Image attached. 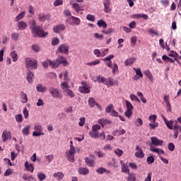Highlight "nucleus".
Wrapping results in <instances>:
<instances>
[{
  "label": "nucleus",
  "instance_id": "obj_28",
  "mask_svg": "<svg viewBox=\"0 0 181 181\" xmlns=\"http://www.w3.org/2000/svg\"><path fill=\"white\" fill-rule=\"evenodd\" d=\"M36 89L38 93H45V91H46V88L40 83L37 85Z\"/></svg>",
  "mask_w": 181,
  "mask_h": 181
},
{
  "label": "nucleus",
  "instance_id": "obj_31",
  "mask_svg": "<svg viewBox=\"0 0 181 181\" xmlns=\"http://www.w3.org/2000/svg\"><path fill=\"white\" fill-rule=\"evenodd\" d=\"M135 60H136L135 58H129L124 62V65L131 66V64H134Z\"/></svg>",
  "mask_w": 181,
  "mask_h": 181
},
{
  "label": "nucleus",
  "instance_id": "obj_52",
  "mask_svg": "<svg viewBox=\"0 0 181 181\" xmlns=\"http://www.w3.org/2000/svg\"><path fill=\"white\" fill-rule=\"evenodd\" d=\"M133 70L136 71V76H139V77H141V78L144 77V74H142V71H141L140 69L134 68Z\"/></svg>",
  "mask_w": 181,
  "mask_h": 181
},
{
  "label": "nucleus",
  "instance_id": "obj_3",
  "mask_svg": "<svg viewBox=\"0 0 181 181\" xmlns=\"http://www.w3.org/2000/svg\"><path fill=\"white\" fill-rule=\"evenodd\" d=\"M48 91L53 98H58L59 100H62V98H63V95L60 93V90L54 87L49 88Z\"/></svg>",
  "mask_w": 181,
  "mask_h": 181
},
{
  "label": "nucleus",
  "instance_id": "obj_40",
  "mask_svg": "<svg viewBox=\"0 0 181 181\" xmlns=\"http://www.w3.org/2000/svg\"><path fill=\"white\" fill-rule=\"evenodd\" d=\"M114 110V105H109L105 107V112L107 114L111 113Z\"/></svg>",
  "mask_w": 181,
  "mask_h": 181
},
{
  "label": "nucleus",
  "instance_id": "obj_25",
  "mask_svg": "<svg viewBox=\"0 0 181 181\" xmlns=\"http://www.w3.org/2000/svg\"><path fill=\"white\" fill-rule=\"evenodd\" d=\"M127 174H128V177H127V181H135V180H136V175H135V173H129Z\"/></svg>",
  "mask_w": 181,
  "mask_h": 181
},
{
  "label": "nucleus",
  "instance_id": "obj_14",
  "mask_svg": "<svg viewBox=\"0 0 181 181\" xmlns=\"http://www.w3.org/2000/svg\"><path fill=\"white\" fill-rule=\"evenodd\" d=\"M136 151H137L135 153L136 158H142L145 156V154L144 153V151L139 147V146H136Z\"/></svg>",
  "mask_w": 181,
  "mask_h": 181
},
{
  "label": "nucleus",
  "instance_id": "obj_30",
  "mask_svg": "<svg viewBox=\"0 0 181 181\" xmlns=\"http://www.w3.org/2000/svg\"><path fill=\"white\" fill-rule=\"evenodd\" d=\"M97 25L99 26V28H104V29L107 28V23H105L104 20L98 21Z\"/></svg>",
  "mask_w": 181,
  "mask_h": 181
},
{
  "label": "nucleus",
  "instance_id": "obj_42",
  "mask_svg": "<svg viewBox=\"0 0 181 181\" xmlns=\"http://www.w3.org/2000/svg\"><path fill=\"white\" fill-rule=\"evenodd\" d=\"M50 64H51L50 59H47L46 61H44L42 62V67L44 69H47V67H49V66H50Z\"/></svg>",
  "mask_w": 181,
  "mask_h": 181
},
{
  "label": "nucleus",
  "instance_id": "obj_56",
  "mask_svg": "<svg viewBox=\"0 0 181 181\" xmlns=\"http://www.w3.org/2000/svg\"><path fill=\"white\" fill-rule=\"evenodd\" d=\"M25 17V11H22L18 16L16 17V22L21 21V19H23Z\"/></svg>",
  "mask_w": 181,
  "mask_h": 181
},
{
  "label": "nucleus",
  "instance_id": "obj_39",
  "mask_svg": "<svg viewBox=\"0 0 181 181\" xmlns=\"http://www.w3.org/2000/svg\"><path fill=\"white\" fill-rule=\"evenodd\" d=\"M78 173H80V175H87L88 173V169L81 168L78 169Z\"/></svg>",
  "mask_w": 181,
  "mask_h": 181
},
{
  "label": "nucleus",
  "instance_id": "obj_33",
  "mask_svg": "<svg viewBox=\"0 0 181 181\" xmlns=\"http://www.w3.org/2000/svg\"><path fill=\"white\" fill-rule=\"evenodd\" d=\"M21 98H22L21 102L23 104H26V103L28 102V95L23 92H21Z\"/></svg>",
  "mask_w": 181,
  "mask_h": 181
},
{
  "label": "nucleus",
  "instance_id": "obj_32",
  "mask_svg": "<svg viewBox=\"0 0 181 181\" xmlns=\"http://www.w3.org/2000/svg\"><path fill=\"white\" fill-rule=\"evenodd\" d=\"M98 132H95L94 130H92L89 132V135L91 138H95V139H98Z\"/></svg>",
  "mask_w": 181,
  "mask_h": 181
},
{
  "label": "nucleus",
  "instance_id": "obj_8",
  "mask_svg": "<svg viewBox=\"0 0 181 181\" xmlns=\"http://www.w3.org/2000/svg\"><path fill=\"white\" fill-rule=\"evenodd\" d=\"M3 142H6L8 139H12V133L8 129H5L1 134Z\"/></svg>",
  "mask_w": 181,
  "mask_h": 181
},
{
  "label": "nucleus",
  "instance_id": "obj_5",
  "mask_svg": "<svg viewBox=\"0 0 181 181\" xmlns=\"http://www.w3.org/2000/svg\"><path fill=\"white\" fill-rule=\"evenodd\" d=\"M74 153H76V148H74L66 151V158L69 162L74 163L76 160L74 159Z\"/></svg>",
  "mask_w": 181,
  "mask_h": 181
},
{
  "label": "nucleus",
  "instance_id": "obj_45",
  "mask_svg": "<svg viewBox=\"0 0 181 181\" xmlns=\"http://www.w3.org/2000/svg\"><path fill=\"white\" fill-rule=\"evenodd\" d=\"M148 127H150V129L153 130L155 129V128H158V127H159V123L156 122L154 123H149Z\"/></svg>",
  "mask_w": 181,
  "mask_h": 181
},
{
  "label": "nucleus",
  "instance_id": "obj_15",
  "mask_svg": "<svg viewBox=\"0 0 181 181\" xmlns=\"http://www.w3.org/2000/svg\"><path fill=\"white\" fill-rule=\"evenodd\" d=\"M151 141L154 146H162L163 141L158 139L157 137H151Z\"/></svg>",
  "mask_w": 181,
  "mask_h": 181
},
{
  "label": "nucleus",
  "instance_id": "obj_60",
  "mask_svg": "<svg viewBox=\"0 0 181 181\" xmlns=\"http://www.w3.org/2000/svg\"><path fill=\"white\" fill-rule=\"evenodd\" d=\"M96 172L99 175H103V173H105V172H107V170L104 168H99L98 170H96Z\"/></svg>",
  "mask_w": 181,
  "mask_h": 181
},
{
  "label": "nucleus",
  "instance_id": "obj_53",
  "mask_svg": "<svg viewBox=\"0 0 181 181\" xmlns=\"http://www.w3.org/2000/svg\"><path fill=\"white\" fill-rule=\"evenodd\" d=\"M11 37L13 40L17 41L19 39V33H12L11 35Z\"/></svg>",
  "mask_w": 181,
  "mask_h": 181
},
{
  "label": "nucleus",
  "instance_id": "obj_22",
  "mask_svg": "<svg viewBox=\"0 0 181 181\" xmlns=\"http://www.w3.org/2000/svg\"><path fill=\"white\" fill-rule=\"evenodd\" d=\"M120 163L122 165V173H129V168H128V165H125V163H124L122 160L120 161Z\"/></svg>",
  "mask_w": 181,
  "mask_h": 181
},
{
  "label": "nucleus",
  "instance_id": "obj_41",
  "mask_svg": "<svg viewBox=\"0 0 181 181\" xmlns=\"http://www.w3.org/2000/svg\"><path fill=\"white\" fill-rule=\"evenodd\" d=\"M59 66L60 65L57 59L56 61H51L50 67H52V69H56L57 67H59Z\"/></svg>",
  "mask_w": 181,
  "mask_h": 181
},
{
  "label": "nucleus",
  "instance_id": "obj_29",
  "mask_svg": "<svg viewBox=\"0 0 181 181\" xmlns=\"http://www.w3.org/2000/svg\"><path fill=\"white\" fill-rule=\"evenodd\" d=\"M30 132V126L29 125H27L25 126L23 130H22V134L23 135H25V136H28L29 135V132Z\"/></svg>",
  "mask_w": 181,
  "mask_h": 181
},
{
  "label": "nucleus",
  "instance_id": "obj_6",
  "mask_svg": "<svg viewBox=\"0 0 181 181\" xmlns=\"http://www.w3.org/2000/svg\"><path fill=\"white\" fill-rule=\"evenodd\" d=\"M25 62L28 69H37V61L27 58Z\"/></svg>",
  "mask_w": 181,
  "mask_h": 181
},
{
  "label": "nucleus",
  "instance_id": "obj_27",
  "mask_svg": "<svg viewBox=\"0 0 181 181\" xmlns=\"http://www.w3.org/2000/svg\"><path fill=\"white\" fill-rule=\"evenodd\" d=\"M53 176L55 177V179H57V180H62L63 177H64V174L62 172H57V173H54Z\"/></svg>",
  "mask_w": 181,
  "mask_h": 181
},
{
  "label": "nucleus",
  "instance_id": "obj_34",
  "mask_svg": "<svg viewBox=\"0 0 181 181\" xmlns=\"http://www.w3.org/2000/svg\"><path fill=\"white\" fill-rule=\"evenodd\" d=\"M10 56L13 60V62H18V54L16 53V52L13 51L12 52H11Z\"/></svg>",
  "mask_w": 181,
  "mask_h": 181
},
{
  "label": "nucleus",
  "instance_id": "obj_19",
  "mask_svg": "<svg viewBox=\"0 0 181 181\" xmlns=\"http://www.w3.org/2000/svg\"><path fill=\"white\" fill-rule=\"evenodd\" d=\"M57 60L59 64H62L64 67H66V66H67V61L66 60V58H64L63 56L59 57Z\"/></svg>",
  "mask_w": 181,
  "mask_h": 181
},
{
  "label": "nucleus",
  "instance_id": "obj_38",
  "mask_svg": "<svg viewBox=\"0 0 181 181\" xmlns=\"http://www.w3.org/2000/svg\"><path fill=\"white\" fill-rule=\"evenodd\" d=\"M72 8L76 11V12L78 13L80 11H83V9L80 8V6L77 3H74L72 4Z\"/></svg>",
  "mask_w": 181,
  "mask_h": 181
},
{
  "label": "nucleus",
  "instance_id": "obj_23",
  "mask_svg": "<svg viewBox=\"0 0 181 181\" xmlns=\"http://www.w3.org/2000/svg\"><path fill=\"white\" fill-rule=\"evenodd\" d=\"M34 74H33V72L29 71L28 72V75H27V80L28 81V83L30 84H32L33 83V77H34Z\"/></svg>",
  "mask_w": 181,
  "mask_h": 181
},
{
  "label": "nucleus",
  "instance_id": "obj_37",
  "mask_svg": "<svg viewBox=\"0 0 181 181\" xmlns=\"http://www.w3.org/2000/svg\"><path fill=\"white\" fill-rule=\"evenodd\" d=\"M125 103H126L127 110L132 111L134 110V106L132 105V104L128 100H126Z\"/></svg>",
  "mask_w": 181,
  "mask_h": 181
},
{
  "label": "nucleus",
  "instance_id": "obj_17",
  "mask_svg": "<svg viewBox=\"0 0 181 181\" xmlns=\"http://www.w3.org/2000/svg\"><path fill=\"white\" fill-rule=\"evenodd\" d=\"M98 122L100 124V125H101V127H103V128H104L105 125H108L109 124H111V121L105 118L98 119Z\"/></svg>",
  "mask_w": 181,
  "mask_h": 181
},
{
  "label": "nucleus",
  "instance_id": "obj_44",
  "mask_svg": "<svg viewBox=\"0 0 181 181\" xmlns=\"http://www.w3.org/2000/svg\"><path fill=\"white\" fill-rule=\"evenodd\" d=\"M162 59L164 61V62H166L167 60H169V62L170 63H175V60H173V59L172 58H170L169 57H168V55L166 54H164L162 56Z\"/></svg>",
  "mask_w": 181,
  "mask_h": 181
},
{
  "label": "nucleus",
  "instance_id": "obj_18",
  "mask_svg": "<svg viewBox=\"0 0 181 181\" xmlns=\"http://www.w3.org/2000/svg\"><path fill=\"white\" fill-rule=\"evenodd\" d=\"M38 19L40 22H45V21L50 19V15H45L44 13H40L38 15Z\"/></svg>",
  "mask_w": 181,
  "mask_h": 181
},
{
  "label": "nucleus",
  "instance_id": "obj_58",
  "mask_svg": "<svg viewBox=\"0 0 181 181\" xmlns=\"http://www.w3.org/2000/svg\"><path fill=\"white\" fill-rule=\"evenodd\" d=\"M87 21H90V22H94L95 21V17L93 15L88 14L86 16Z\"/></svg>",
  "mask_w": 181,
  "mask_h": 181
},
{
  "label": "nucleus",
  "instance_id": "obj_1",
  "mask_svg": "<svg viewBox=\"0 0 181 181\" xmlns=\"http://www.w3.org/2000/svg\"><path fill=\"white\" fill-rule=\"evenodd\" d=\"M30 28L34 37H45L47 36V33H45L42 26H36V21H32Z\"/></svg>",
  "mask_w": 181,
  "mask_h": 181
},
{
  "label": "nucleus",
  "instance_id": "obj_54",
  "mask_svg": "<svg viewBox=\"0 0 181 181\" xmlns=\"http://www.w3.org/2000/svg\"><path fill=\"white\" fill-rule=\"evenodd\" d=\"M157 118H158V117H156V115H152L149 116L148 121H151V123H155V122H156Z\"/></svg>",
  "mask_w": 181,
  "mask_h": 181
},
{
  "label": "nucleus",
  "instance_id": "obj_16",
  "mask_svg": "<svg viewBox=\"0 0 181 181\" xmlns=\"http://www.w3.org/2000/svg\"><path fill=\"white\" fill-rule=\"evenodd\" d=\"M163 121L167 128H168V129H173V122H175V121L173 120L168 121V119H166V117H163Z\"/></svg>",
  "mask_w": 181,
  "mask_h": 181
},
{
  "label": "nucleus",
  "instance_id": "obj_43",
  "mask_svg": "<svg viewBox=\"0 0 181 181\" xmlns=\"http://www.w3.org/2000/svg\"><path fill=\"white\" fill-rule=\"evenodd\" d=\"M16 122H23V116L22 114H18L15 116Z\"/></svg>",
  "mask_w": 181,
  "mask_h": 181
},
{
  "label": "nucleus",
  "instance_id": "obj_26",
  "mask_svg": "<svg viewBox=\"0 0 181 181\" xmlns=\"http://www.w3.org/2000/svg\"><path fill=\"white\" fill-rule=\"evenodd\" d=\"M85 163L88 166H90V168H93V166H94L95 163V162L93 160L90 159L88 157L85 158Z\"/></svg>",
  "mask_w": 181,
  "mask_h": 181
},
{
  "label": "nucleus",
  "instance_id": "obj_24",
  "mask_svg": "<svg viewBox=\"0 0 181 181\" xmlns=\"http://www.w3.org/2000/svg\"><path fill=\"white\" fill-rule=\"evenodd\" d=\"M18 28L19 30H25V29L28 28V24H26V23L24 21H21L18 24Z\"/></svg>",
  "mask_w": 181,
  "mask_h": 181
},
{
  "label": "nucleus",
  "instance_id": "obj_10",
  "mask_svg": "<svg viewBox=\"0 0 181 181\" xmlns=\"http://www.w3.org/2000/svg\"><path fill=\"white\" fill-rule=\"evenodd\" d=\"M88 105L90 107V108H94V107H97L98 110L101 111L103 108H101V105H100L98 103L95 102V100H94V98H88Z\"/></svg>",
  "mask_w": 181,
  "mask_h": 181
},
{
  "label": "nucleus",
  "instance_id": "obj_62",
  "mask_svg": "<svg viewBox=\"0 0 181 181\" xmlns=\"http://www.w3.org/2000/svg\"><path fill=\"white\" fill-rule=\"evenodd\" d=\"M96 64H100V60L95 59V61L87 64L88 66H96Z\"/></svg>",
  "mask_w": 181,
  "mask_h": 181
},
{
  "label": "nucleus",
  "instance_id": "obj_47",
  "mask_svg": "<svg viewBox=\"0 0 181 181\" xmlns=\"http://www.w3.org/2000/svg\"><path fill=\"white\" fill-rule=\"evenodd\" d=\"M115 153L118 156L119 158L122 156V154L124 153V151L119 148H116L114 150Z\"/></svg>",
  "mask_w": 181,
  "mask_h": 181
},
{
  "label": "nucleus",
  "instance_id": "obj_7",
  "mask_svg": "<svg viewBox=\"0 0 181 181\" xmlns=\"http://www.w3.org/2000/svg\"><path fill=\"white\" fill-rule=\"evenodd\" d=\"M69 49H70V47L67 44H62L58 47L57 52L62 54H67V53H69Z\"/></svg>",
  "mask_w": 181,
  "mask_h": 181
},
{
  "label": "nucleus",
  "instance_id": "obj_2",
  "mask_svg": "<svg viewBox=\"0 0 181 181\" xmlns=\"http://www.w3.org/2000/svg\"><path fill=\"white\" fill-rule=\"evenodd\" d=\"M96 78L98 83H102L105 86L112 87L115 84L114 79L111 77L106 78L103 76H98Z\"/></svg>",
  "mask_w": 181,
  "mask_h": 181
},
{
  "label": "nucleus",
  "instance_id": "obj_64",
  "mask_svg": "<svg viewBox=\"0 0 181 181\" xmlns=\"http://www.w3.org/2000/svg\"><path fill=\"white\" fill-rule=\"evenodd\" d=\"M124 115L125 117H127V118H131V116L132 115V110H127L124 112Z\"/></svg>",
  "mask_w": 181,
  "mask_h": 181
},
{
  "label": "nucleus",
  "instance_id": "obj_50",
  "mask_svg": "<svg viewBox=\"0 0 181 181\" xmlns=\"http://www.w3.org/2000/svg\"><path fill=\"white\" fill-rule=\"evenodd\" d=\"M137 95L140 97L141 101H142L144 104H146V99H145L144 94L141 92H137Z\"/></svg>",
  "mask_w": 181,
  "mask_h": 181
},
{
  "label": "nucleus",
  "instance_id": "obj_48",
  "mask_svg": "<svg viewBox=\"0 0 181 181\" xmlns=\"http://www.w3.org/2000/svg\"><path fill=\"white\" fill-rule=\"evenodd\" d=\"M31 49L32 50H33V52H35L36 53L40 52V47H39V45H33L31 46Z\"/></svg>",
  "mask_w": 181,
  "mask_h": 181
},
{
  "label": "nucleus",
  "instance_id": "obj_55",
  "mask_svg": "<svg viewBox=\"0 0 181 181\" xmlns=\"http://www.w3.org/2000/svg\"><path fill=\"white\" fill-rule=\"evenodd\" d=\"M64 93H67L71 98H74V97H75L74 92L70 89H66Z\"/></svg>",
  "mask_w": 181,
  "mask_h": 181
},
{
  "label": "nucleus",
  "instance_id": "obj_63",
  "mask_svg": "<svg viewBox=\"0 0 181 181\" xmlns=\"http://www.w3.org/2000/svg\"><path fill=\"white\" fill-rule=\"evenodd\" d=\"M63 5V0H55L54 2V6H59Z\"/></svg>",
  "mask_w": 181,
  "mask_h": 181
},
{
  "label": "nucleus",
  "instance_id": "obj_21",
  "mask_svg": "<svg viewBox=\"0 0 181 181\" xmlns=\"http://www.w3.org/2000/svg\"><path fill=\"white\" fill-rule=\"evenodd\" d=\"M25 168L28 172H31L32 173H33V170H35V165H33V164H29L28 161L25 163Z\"/></svg>",
  "mask_w": 181,
  "mask_h": 181
},
{
  "label": "nucleus",
  "instance_id": "obj_49",
  "mask_svg": "<svg viewBox=\"0 0 181 181\" xmlns=\"http://www.w3.org/2000/svg\"><path fill=\"white\" fill-rule=\"evenodd\" d=\"M146 162L148 165H152V163L155 162V158H153V156H148L146 158Z\"/></svg>",
  "mask_w": 181,
  "mask_h": 181
},
{
  "label": "nucleus",
  "instance_id": "obj_51",
  "mask_svg": "<svg viewBox=\"0 0 181 181\" xmlns=\"http://www.w3.org/2000/svg\"><path fill=\"white\" fill-rule=\"evenodd\" d=\"M148 33L150 34V35H151V36H158L159 35V33H158L157 32H156V30H153V29H152V28H150V29H148Z\"/></svg>",
  "mask_w": 181,
  "mask_h": 181
},
{
  "label": "nucleus",
  "instance_id": "obj_9",
  "mask_svg": "<svg viewBox=\"0 0 181 181\" xmlns=\"http://www.w3.org/2000/svg\"><path fill=\"white\" fill-rule=\"evenodd\" d=\"M81 85L82 86L78 88L80 93L82 94H90L91 90H90V88L87 87V83L85 81H82Z\"/></svg>",
  "mask_w": 181,
  "mask_h": 181
},
{
  "label": "nucleus",
  "instance_id": "obj_35",
  "mask_svg": "<svg viewBox=\"0 0 181 181\" xmlns=\"http://www.w3.org/2000/svg\"><path fill=\"white\" fill-rule=\"evenodd\" d=\"M134 125H136V127H142V125H144V121H142L141 118H137L134 122Z\"/></svg>",
  "mask_w": 181,
  "mask_h": 181
},
{
  "label": "nucleus",
  "instance_id": "obj_61",
  "mask_svg": "<svg viewBox=\"0 0 181 181\" xmlns=\"http://www.w3.org/2000/svg\"><path fill=\"white\" fill-rule=\"evenodd\" d=\"M100 129H101V126L98 125V124H94L92 127V130L95 131L96 132H98V131H100Z\"/></svg>",
  "mask_w": 181,
  "mask_h": 181
},
{
  "label": "nucleus",
  "instance_id": "obj_4",
  "mask_svg": "<svg viewBox=\"0 0 181 181\" xmlns=\"http://www.w3.org/2000/svg\"><path fill=\"white\" fill-rule=\"evenodd\" d=\"M35 132H33V136H40L42 135H45L43 133V127L39 123H36L34 125Z\"/></svg>",
  "mask_w": 181,
  "mask_h": 181
},
{
  "label": "nucleus",
  "instance_id": "obj_59",
  "mask_svg": "<svg viewBox=\"0 0 181 181\" xmlns=\"http://www.w3.org/2000/svg\"><path fill=\"white\" fill-rule=\"evenodd\" d=\"M37 177L39 180L42 181L45 180V179H46V175L44 173H40L37 174Z\"/></svg>",
  "mask_w": 181,
  "mask_h": 181
},
{
  "label": "nucleus",
  "instance_id": "obj_36",
  "mask_svg": "<svg viewBox=\"0 0 181 181\" xmlns=\"http://www.w3.org/2000/svg\"><path fill=\"white\" fill-rule=\"evenodd\" d=\"M62 90H63L64 93L69 89V83L67 82H62L60 85Z\"/></svg>",
  "mask_w": 181,
  "mask_h": 181
},
{
  "label": "nucleus",
  "instance_id": "obj_20",
  "mask_svg": "<svg viewBox=\"0 0 181 181\" xmlns=\"http://www.w3.org/2000/svg\"><path fill=\"white\" fill-rule=\"evenodd\" d=\"M144 74H145V76H146V77L148 78L149 81H151V83H153V75H152V73H151V71L149 70H146L144 71Z\"/></svg>",
  "mask_w": 181,
  "mask_h": 181
},
{
  "label": "nucleus",
  "instance_id": "obj_13",
  "mask_svg": "<svg viewBox=\"0 0 181 181\" xmlns=\"http://www.w3.org/2000/svg\"><path fill=\"white\" fill-rule=\"evenodd\" d=\"M80 18H77V17H74L73 16H71L69 18V25H71V26H73L74 25H76V26H78V25H80Z\"/></svg>",
  "mask_w": 181,
  "mask_h": 181
},
{
  "label": "nucleus",
  "instance_id": "obj_11",
  "mask_svg": "<svg viewBox=\"0 0 181 181\" xmlns=\"http://www.w3.org/2000/svg\"><path fill=\"white\" fill-rule=\"evenodd\" d=\"M63 30H66V25L64 24H59L53 27L54 33H62Z\"/></svg>",
  "mask_w": 181,
  "mask_h": 181
},
{
  "label": "nucleus",
  "instance_id": "obj_57",
  "mask_svg": "<svg viewBox=\"0 0 181 181\" xmlns=\"http://www.w3.org/2000/svg\"><path fill=\"white\" fill-rule=\"evenodd\" d=\"M46 160H47L48 163H50L53 159H54V156L53 154H50L45 156Z\"/></svg>",
  "mask_w": 181,
  "mask_h": 181
},
{
  "label": "nucleus",
  "instance_id": "obj_46",
  "mask_svg": "<svg viewBox=\"0 0 181 181\" xmlns=\"http://www.w3.org/2000/svg\"><path fill=\"white\" fill-rule=\"evenodd\" d=\"M59 43L60 40H59V38L57 37L53 38L51 42V45H52V46H57V45H59Z\"/></svg>",
  "mask_w": 181,
  "mask_h": 181
},
{
  "label": "nucleus",
  "instance_id": "obj_12",
  "mask_svg": "<svg viewBox=\"0 0 181 181\" xmlns=\"http://www.w3.org/2000/svg\"><path fill=\"white\" fill-rule=\"evenodd\" d=\"M103 5H104V12L105 13H110L111 12V1L110 0H105L103 1Z\"/></svg>",
  "mask_w": 181,
  "mask_h": 181
}]
</instances>
